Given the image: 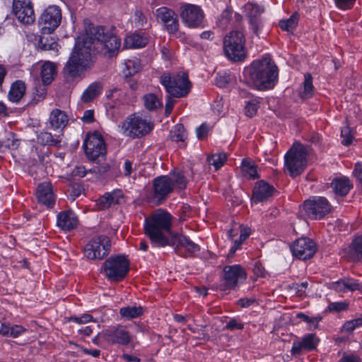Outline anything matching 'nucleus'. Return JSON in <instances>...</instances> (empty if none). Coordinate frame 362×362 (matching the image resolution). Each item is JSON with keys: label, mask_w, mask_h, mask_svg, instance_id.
Instances as JSON below:
<instances>
[{"label": "nucleus", "mask_w": 362, "mask_h": 362, "mask_svg": "<svg viewBox=\"0 0 362 362\" xmlns=\"http://www.w3.org/2000/svg\"><path fill=\"white\" fill-rule=\"evenodd\" d=\"M126 67L128 69V73L125 74V75H133L139 70L140 64L138 61L128 60L126 63Z\"/></svg>", "instance_id": "obj_51"}, {"label": "nucleus", "mask_w": 362, "mask_h": 362, "mask_svg": "<svg viewBox=\"0 0 362 362\" xmlns=\"http://www.w3.org/2000/svg\"><path fill=\"white\" fill-rule=\"evenodd\" d=\"M362 327V317H358L356 319H353L351 320H348L344 322L341 329V331H345L349 333L353 332L356 329Z\"/></svg>", "instance_id": "obj_44"}, {"label": "nucleus", "mask_w": 362, "mask_h": 362, "mask_svg": "<svg viewBox=\"0 0 362 362\" xmlns=\"http://www.w3.org/2000/svg\"><path fill=\"white\" fill-rule=\"evenodd\" d=\"M120 45V40L110 29L103 26L89 28L76 40L73 52L63 69L64 76H81L93 65L95 53L112 57L118 53Z\"/></svg>", "instance_id": "obj_1"}, {"label": "nucleus", "mask_w": 362, "mask_h": 362, "mask_svg": "<svg viewBox=\"0 0 362 362\" xmlns=\"http://www.w3.org/2000/svg\"><path fill=\"white\" fill-rule=\"evenodd\" d=\"M352 187L353 185L350 179L345 176H341V197L347 194Z\"/></svg>", "instance_id": "obj_48"}, {"label": "nucleus", "mask_w": 362, "mask_h": 362, "mask_svg": "<svg viewBox=\"0 0 362 362\" xmlns=\"http://www.w3.org/2000/svg\"><path fill=\"white\" fill-rule=\"evenodd\" d=\"M173 216L163 209H158L151 216L146 218L144 230L146 235L152 243L158 247L169 245L172 233Z\"/></svg>", "instance_id": "obj_3"}, {"label": "nucleus", "mask_w": 362, "mask_h": 362, "mask_svg": "<svg viewBox=\"0 0 362 362\" xmlns=\"http://www.w3.org/2000/svg\"><path fill=\"white\" fill-rule=\"evenodd\" d=\"M82 120L86 123L92 122L94 120L93 110H86L82 117Z\"/></svg>", "instance_id": "obj_61"}, {"label": "nucleus", "mask_w": 362, "mask_h": 362, "mask_svg": "<svg viewBox=\"0 0 362 362\" xmlns=\"http://www.w3.org/2000/svg\"><path fill=\"white\" fill-rule=\"evenodd\" d=\"M341 362H361V358L356 354H344Z\"/></svg>", "instance_id": "obj_59"}, {"label": "nucleus", "mask_w": 362, "mask_h": 362, "mask_svg": "<svg viewBox=\"0 0 362 362\" xmlns=\"http://www.w3.org/2000/svg\"><path fill=\"white\" fill-rule=\"evenodd\" d=\"M187 137V132L182 124H176L170 132V139L172 141L184 142Z\"/></svg>", "instance_id": "obj_39"}, {"label": "nucleus", "mask_w": 362, "mask_h": 362, "mask_svg": "<svg viewBox=\"0 0 362 362\" xmlns=\"http://www.w3.org/2000/svg\"><path fill=\"white\" fill-rule=\"evenodd\" d=\"M354 174L362 185V163L358 162L355 164Z\"/></svg>", "instance_id": "obj_60"}, {"label": "nucleus", "mask_w": 362, "mask_h": 362, "mask_svg": "<svg viewBox=\"0 0 362 362\" xmlns=\"http://www.w3.org/2000/svg\"><path fill=\"white\" fill-rule=\"evenodd\" d=\"M226 161V155L223 153L212 154L207 158L209 165L214 166L216 170L220 169Z\"/></svg>", "instance_id": "obj_40"}, {"label": "nucleus", "mask_w": 362, "mask_h": 362, "mask_svg": "<svg viewBox=\"0 0 362 362\" xmlns=\"http://www.w3.org/2000/svg\"><path fill=\"white\" fill-rule=\"evenodd\" d=\"M240 237L234 242V245L231 247L229 255L233 256L235 251L239 249L243 243L250 236L251 230L247 226H240Z\"/></svg>", "instance_id": "obj_35"}, {"label": "nucleus", "mask_w": 362, "mask_h": 362, "mask_svg": "<svg viewBox=\"0 0 362 362\" xmlns=\"http://www.w3.org/2000/svg\"><path fill=\"white\" fill-rule=\"evenodd\" d=\"M223 272V283L219 286L221 291L233 290L247 278L245 270L239 264L226 266Z\"/></svg>", "instance_id": "obj_11"}, {"label": "nucleus", "mask_w": 362, "mask_h": 362, "mask_svg": "<svg viewBox=\"0 0 362 362\" xmlns=\"http://www.w3.org/2000/svg\"><path fill=\"white\" fill-rule=\"evenodd\" d=\"M155 15L158 22L163 25L168 33L175 34L178 31V18L173 9L162 6L156 10Z\"/></svg>", "instance_id": "obj_17"}, {"label": "nucleus", "mask_w": 362, "mask_h": 362, "mask_svg": "<svg viewBox=\"0 0 362 362\" xmlns=\"http://www.w3.org/2000/svg\"><path fill=\"white\" fill-rule=\"evenodd\" d=\"M68 117L66 113L59 110H53L49 117L50 127L53 129H63L67 124Z\"/></svg>", "instance_id": "obj_27"}, {"label": "nucleus", "mask_w": 362, "mask_h": 362, "mask_svg": "<svg viewBox=\"0 0 362 362\" xmlns=\"http://www.w3.org/2000/svg\"><path fill=\"white\" fill-rule=\"evenodd\" d=\"M305 351H310L315 349L318 344V339L314 334H308L301 339Z\"/></svg>", "instance_id": "obj_41"}, {"label": "nucleus", "mask_w": 362, "mask_h": 362, "mask_svg": "<svg viewBox=\"0 0 362 362\" xmlns=\"http://www.w3.org/2000/svg\"><path fill=\"white\" fill-rule=\"evenodd\" d=\"M305 351V348L304 347L303 343L301 340L294 341L293 343V346L291 350V354L293 356H299L302 354Z\"/></svg>", "instance_id": "obj_50"}, {"label": "nucleus", "mask_w": 362, "mask_h": 362, "mask_svg": "<svg viewBox=\"0 0 362 362\" xmlns=\"http://www.w3.org/2000/svg\"><path fill=\"white\" fill-rule=\"evenodd\" d=\"M160 83L166 92L173 98H182L190 91L191 83L185 72L165 73L160 77Z\"/></svg>", "instance_id": "obj_6"}, {"label": "nucleus", "mask_w": 362, "mask_h": 362, "mask_svg": "<svg viewBox=\"0 0 362 362\" xmlns=\"http://www.w3.org/2000/svg\"><path fill=\"white\" fill-rule=\"evenodd\" d=\"M341 136L344 137V139L341 140V144L346 146L352 144L353 135L351 134V131L349 127L344 128L341 131Z\"/></svg>", "instance_id": "obj_49"}, {"label": "nucleus", "mask_w": 362, "mask_h": 362, "mask_svg": "<svg viewBox=\"0 0 362 362\" xmlns=\"http://www.w3.org/2000/svg\"><path fill=\"white\" fill-rule=\"evenodd\" d=\"M93 317L89 314H83L81 317H71V320L78 323L84 324L92 321Z\"/></svg>", "instance_id": "obj_55"}, {"label": "nucleus", "mask_w": 362, "mask_h": 362, "mask_svg": "<svg viewBox=\"0 0 362 362\" xmlns=\"http://www.w3.org/2000/svg\"><path fill=\"white\" fill-rule=\"evenodd\" d=\"M241 169L243 175L248 179H255L258 176L256 165L247 159L243 160Z\"/></svg>", "instance_id": "obj_36"}, {"label": "nucleus", "mask_w": 362, "mask_h": 362, "mask_svg": "<svg viewBox=\"0 0 362 362\" xmlns=\"http://www.w3.org/2000/svg\"><path fill=\"white\" fill-rule=\"evenodd\" d=\"M245 10L252 30L255 33L257 34L263 25L261 16L264 13V8L256 4L247 3L245 6Z\"/></svg>", "instance_id": "obj_21"}, {"label": "nucleus", "mask_w": 362, "mask_h": 362, "mask_svg": "<svg viewBox=\"0 0 362 362\" xmlns=\"http://www.w3.org/2000/svg\"><path fill=\"white\" fill-rule=\"evenodd\" d=\"M148 38L144 35L134 33L128 35L124 39V46L126 48H141L148 43Z\"/></svg>", "instance_id": "obj_29"}, {"label": "nucleus", "mask_w": 362, "mask_h": 362, "mask_svg": "<svg viewBox=\"0 0 362 362\" xmlns=\"http://www.w3.org/2000/svg\"><path fill=\"white\" fill-rule=\"evenodd\" d=\"M341 284L343 285V289L341 288V291H354L356 290H360L361 286L359 283L351 278H344L341 279Z\"/></svg>", "instance_id": "obj_43"}, {"label": "nucleus", "mask_w": 362, "mask_h": 362, "mask_svg": "<svg viewBox=\"0 0 362 362\" xmlns=\"http://www.w3.org/2000/svg\"><path fill=\"white\" fill-rule=\"evenodd\" d=\"M123 200V194L120 190L106 192L97 200L98 208L100 210L108 209L111 206L119 204Z\"/></svg>", "instance_id": "obj_25"}, {"label": "nucleus", "mask_w": 362, "mask_h": 362, "mask_svg": "<svg viewBox=\"0 0 362 362\" xmlns=\"http://www.w3.org/2000/svg\"><path fill=\"white\" fill-rule=\"evenodd\" d=\"M62 21L61 8L56 5L49 6L39 18V25L43 34H50L55 30Z\"/></svg>", "instance_id": "obj_13"}, {"label": "nucleus", "mask_w": 362, "mask_h": 362, "mask_svg": "<svg viewBox=\"0 0 362 362\" xmlns=\"http://www.w3.org/2000/svg\"><path fill=\"white\" fill-rule=\"evenodd\" d=\"M47 85H39L35 88V99L37 100H41L44 99L47 95V89L45 88Z\"/></svg>", "instance_id": "obj_52"}, {"label": "nucleus", "mask_w": 362, "mask_h": 362, "mask_svg": "<svg viewBox=\"0 0 362 362\" xmlns=\"http://www.w3.org/2000/svg\"><path fill=\"white\" fill-rule=\"evenodd\" d=\"M111 243L108 237L100 235L93 238L84 247V255L90 259H102L110 251Z\"/></svg>", "instance_id": "obj_12"}, {"label": "nucleus", "mask_w": 362, "mask_h": 362, "mask_svg": "<svg viewBox=\"0 0 362 362\" xmlns=\"http://www.w3.org/2000/svg\"><path fill=\"white\" fill-rule=\"evenodd\" d=\"M133 170L132 163L129 160H126L124 163V174L125 176H130Z\"/></svg>", "instance_id": "obj_64"}, {"label": "nucleus", "mask_w": 362, "mask_h": 362, "mask_svg": "<svg viewBox=\"0 0 362 362\" xmlns=\"http://www.w3.org/2000/svg\"><path fill=\"white\" fill-rule=\"evenodd\" d=\"M180 16L184 25L190 28L202 27L205 16L200 6L189 4L180 7Z\"/></svg>", "instance_id": "obj_15"}, {"label": "nucleus", "mask_w": 362, "mask_h": 362, "mask_svg": "<svg viewBox=\"0 0 362 362\" xmlns=\"http://www.w3.org/2000/svg\"><path fill=\"white\" fill-rule=\"evenodd\" d=\"M274 189L273 186L263 180L257 182L252 190V202L257 204L267 200L272 197Z\"/></svg>", "instance_id": "obj_22"}, {"label": "nucleus", "mask_w": 362, "mask_h": 362, "mask_svg": "<svg viewBox=\"0 0 362 362\" xmlns=\"http://www.w3.org/2000/svg\"><path fill=\"white\" fill-rule=\"evenodd\" d=\"M87 158L96 163L106 158V145L102 135L98 132L88 134L83 145Z\"/></svg>", "instance_id": "obj_8"}, {"label": "nucleus", "mask_w": 362, "mask_h": 362, "mask_svg": "<svg viewBox=\"0 0 362 362\" xmlns=\"http://www.w3.org/2000/svg\"><path fill=\"white\" fill-rule=\"evenodd\" d=\"M308 284L307 281L302 282L301 284L293 283L289 286V288L294 291L296 295L300 298L306 296V289Z\"/></svg>", "instance_id": "obj_45"}, {"label": "nucleus", "mask_w": 362, "mask_h": 362, "mask_svg": "<svg viewBox=\"0 0 362 362\" xmlns=\"http://www.w3.org/2000/svg\"><path fill=\"white\" fill-rule=\"evenodd\" d=\"M172 98H173V96H171L170 95H169L166 97L165 110V113L166 116H168L171 113L173 108L174 107V105L176 102Z\"/></svg>", "instance_id": "obj_57"}, {"label": "nucleus", "mask_w": 362, "mask_h": 362, "mask_svg": "<svg viewBox=\"0 0 362 362\" xmlns=\"http://www.w3.org/2000/svg\"><path fill=\"white\" fill-rule=\"evenodd\" d=\"M25 332V329L21 325H11V330L10 337L16 338L23 334Z\"/></svg>", "instance_id": "obj_56"}, {"label": "nucleus", "mask_w": 362, "mask_h": 362, "mask_svg": "<svg viewBox=\"0 0 362 362\" xmlns=\"http://www.w3.org/2000/svg\"><path fill=\"white\" fill-rule=\"evenodd\" d=\"M228 78L226 76H218L216 78V84L218 87H225L228 83Z\"/></svg>", "instance_id": "obj_63"}, {"label": "nucleus", "mask_w": 362, "mask_h": 362, "mask_svg": "<svg viewBox=\"0 0 362 362\" xmlns=\"http://www.w3.org/2000/svg\"><path fill=\"white\" fill-rule=\"evenodd\" d=\"M244 74L251 86L259 90L271 89L278 82L279 69L268 55L254 61Z\"/></svg>", "instance_id": "obj_2"}, {"label": "nucleus", "mask_w": 362, "mask_h": 362, "mask_svg": "<svg viewBox=\"0 0 362 362\" xmlns=\"http://www.w3.org/2000/svg\"><path fill=\"white\" fill-rule=\"evenodd\" d=\"M134 23L138 28H143L147 25V18L141 11H136Z\"/></svg>", "instance_id": "obj_47"}, {"label": "nucleus", "mask_w": 362, "mask_h": 362, "mask_svg": "<svg viewBox=\"0 0 362 362\" xmlns=\"http://www.w3.org/2000/svg\"><path fill=\"white\" fill-rule=\"evenodd\" d=\"M307 148L300 144L295 143L284 156L285 169L289 175L294 177L300 175L307 165Z\"/></svg>", "instance_id": "obj_7"}, {"label": "nucleus", "mask_w": 362, "mask_h": 362, "mask_svg": "<svg viewBox=\"0 0 362 362\" xmlns=\"http://www.w3.org/2000/svg\"><path fill=\"white\" fill-rule=\"evenodd\" d=\"M101 86L96 83H91L83 93L81 100L84 103H89L95 98L100 93Z\"/></svg>", "instance_id": "obj_33"}, {"label": "nucleus", "mask_w": 362, "mask_h": 362, "mask_svg": "<svg viewBox=\"0 0 362 362\" xmlns=\"http://www.w3.org/2000/svg\"><path fill=\"white\" fill-rule=\"evenodd\" d=\"M153 126V122L148 117L140 113H133L122 122L121 129L126 136L135 139L149 134Z\"/></svg>", "instance_id": "obj_5"}, {"label": "nucleus", "mask_w": 362, "mask_h": 362, "mask_svg": "<svg viewBox=\"0 0 362 362\" xmlns=\"http://www.w3.org/2000/svg\"><path fill=\"white\" fill-rule=\"evenodd\" d=\"M103 272L112 281H120L127 274L129 262L123 255L111 256L103 264Z\"/></svg>", "instance_id": "obj_10"}, {"label": "nucleus", "mask_w": 362, "mask_h": 362, "mask_svg": "<svg viewBox=\"0 0 362 362\" xmlns=\"http://www.w3.org/2000/svg\"><path fill=\"white\" fill-rule=\"evenodd\" d=\"M26 86L25 82L21 80H17L11 84L10 90L8 94V99L13 102L18 103L25 95Z\"/></svg>", "instance_id": "obj_28"}, {"label": "nucleus", "mask_w": 362, "mask_h": 362, "mask_svg": "<svg viewBox=\"0 0 362 362\" xmlns=\"http://www.w3.org/2000/svg\"><path fill=\"white\" fill-rule=\"evenodd\" d=\"M313 86L312 76L310 74L305 75V80L303 82V91L301 93L302 98H308L313 95Z\"/></svg>", "instance_id": "obj_42"}, {"label": "nucleus", "mask_w": 362, "mask_h": 362, "mask_svg": "<svg viewBox=\"0 0 362 362\" xmlns=\"http://www.w3.org/2000/svg\"><path fill=\"white\" fill-rule=\"evenodd\" d=\"M225 328L231 331L235 329L241 330L244 328V325L243 323L238 322V320L235 319H232L228 322H227Z\"/></svg>", "instance_id": "obj_54"}, {"label": "nucleus", "mask_w": 362, "mask_h": 362, "mask_svg": "<svg viewBox=\"0 0 362 362\" xmlns=\"http://www.w3.org/2000/svg\"><path fill=\"white\" fill-rule=\"evenodd\" d=\"M11 325L2 323L0 327V334L4 337H10Z\"/></svg>", "instance_id": "obj_62"}, {"label": "nucleus", "mask_w": 362, "mask_h": 362, "mask_svg": "<svg viewBox=\"0 0 362 362\" xmlns=\"http://www.w3.org/2000/svg\"><path fill=\"white\" fill-rule=\"evenodd\" d=\"M259 102L256 98L249 100L245 107V115L250 117L255 115L259 108Z\"/></svg>", "instance_id": "obj_46"}, {"label": "nucleus", "mask_w": 362, "mask_h": 362, "mask_svg": "<svg viewBox=\"0 0 362 362\" xmlns=\"http://www.w3.org/2000/svg\"><path fill=\"white\" fill-rule=\"evenodd\" d=\"M142 100L144 107L149 111H156L163 107L161 99L154 93L145 94L142 98Z\"/></svg>", "instance_id": "obj_31"}, {"label": "nucleus", "mask_w": 362, "mask_h": 362, "mask_svg": "<svg viewBox=\"0 0 362 362\" xmlns=\"http://www.w3.org/2000/svg\"><path fill=\"white\" fill-rule=\"evenodd\" d=\"M303 209L310 218L320 219L330 212L331 205L325 197L314 196L304 202Z\"/></svg>", "instance_id": "obj_14"}, {"label": "nucleus", "mask_w": 362, "mask_h": 362, "mask_svg": "<svg viewBox=\"0 0 362 362\" xmlns=\"http://www.w3.org/2000/svg\"><path fill=\"white\" fill-rule=\"evenodd\" d=\"M187 186V180L182 172H173L168 175L156 177L153 182V194L148 201L160 205L174 191L175 187L183 189Z\"/></svg>", "instance_id": "obj_4"}, {"label": "nucleus", "mask_w": 362, "mask_h": 362, "mask_svg": "<svg viewBox=\"0 0 362 362\" xmlns=\"http://www.w3.org/2000/svg\"><path fill=\"white\" fill-rule=\"evenodd\" d=\"M346 257L352 262L362 260V234L355 237L347 249L344 250Z\"/></svg>", "instance_id": "obj_26"}, {"label": "nucleus", "mask_w": 362, "mask_h": 362, "mask_svg": "<svg viewBox=\"0 0 362 362\" xmlns=\"http://www.w3.org/2000/svg\"><path fill=\"white\" fill-rule=\"evenodd\" d=\"M255 302L256 299L254 297L243 298L238 300V304L242 308H247L254 304Z\"/></svg>", "instance_id": "obj_58"}, {"label": "nucleus", "mask_w": 362, "mask_h": 362, "mask_svg": "<svg viewBox=\"0 0 362 362\" xmlns=\"http://www.w3.org/2000/svg\"><path fill=\"white\" fill-rule=\"evenodd\" d=\"M299 15L298 13H293L288 19L281 20L279 21V27L283 30L288 32L293 31L298 25Z\"/></svg>", "instance_id": "obj_38"}, {"label": "nucleus", "mask_w": 362, "mask_h": 362, "mask_svg": "<svg viewBox=\"0 0 362 362\" xmlns=\"http://www.w3.org/2000/svg\"><path fill=\"white\" fill-rule=\"evenodd\" d=\"M78 224V218L72 211H62L57 215V225L63 230L70 231Z\"/></svg>", "instance_id": "obj_23"}, {"label": "nucleus", "mask_w": 362, "mask_h": 362, "mask_svg": "<svg viewBox=\"0 0 362 362\" xmlns=\"http://www.w3.org/2000/svg\"><path fill=\"white\" fill-rule=\"evenodd\" d=\"M38 46L43 50H52L58 52V44L52 36H41L38 42Z\"/></svg>", "instance_id": "obj_37"}, {"label": "nucleus", "mask_w": 362, "mask_h": 362, "mask_svg": "<svg viewBox=\"0 0 362 362\" xmlns=\"http://www.w3.org/2000/svg\"><path fill=\"white\" fill-rule=\"evenodd\" d=\"M291 249L293 256L303 260L312 257L317 250L315 242L308 238H301L296 240Z\"/></svg>", "instance_id": "obj_19"}, {"label": "nucleus", "mask_w": 362, "mask_h": 362, "mask_svg": "<svg viewBox=\"0 0 362 362\" xmlns=\"http://www.w3.org/2000/svg\"><path fill=\"white\" fill-rule=\"evenodd\" d=\"M119 314L122 318L131 320L139 317L143 314V308L141 306H127L120 308Z\"/></svg>", "instance_id": "obj_34"}, {"label": "nucleus", "mask_w": 362, "mask_h": 362, "mask_svg": "<svg viewBox=\"0 0 362 362\" xmlns=\"http://www.w3.org/2000/svg\"><path fill=\"white\" fill-rule=\"evenodd\" d=\"M13 11L17 19L23 24L30 25L35 20L33 6L30 0H14Z\"/></svg>", "instance_id": "obj_18"}, {"label": "nucleus", "mask_w": 362, "mask_h": 362, "mask_svg": "<svg viewBox=\"0 0 362 362\" xmlns=\"http://www.w3.org/2000/svg\"><path fill=\"white\" fill-rule=\"evenodd\" d=\"M37 197L40 203L47 207H52L55 202V197L50 182H43L38 186Z\"/></svg>", "instance_id": "obj_24"}, {"label": "nucleus", "mask_w": 362, "mask_h": 362, "mask_svg": "<svg viewBox=\"0 0 362 362\" xmlns=\"http://www.w3.org/2000/svg\"><path fill=\"white\" fill-rule=\"evenodd\" d=\"M37 141L42 145L58 146L62 141L60 135H52L48 132H41L37 135Z\"/></svg>", "instance_id": "obj_32"}, {"label": "nucleus", "mask_w": 362, "mask_h": 362, "mask_svg": "<svg viewBox=\"0 0 362 362\" xmlns=\"http://www.w3.org/2000/svg\"><path fill=\"white\" fill-rule=\"evenodd\" d=\"M209 127L206 124H202L196 129V134L199 139H204L208 135Z\"/></svg>", "instance_id": "obj_53"}, {"label": "nucleus", "mask_w": 362, "mask_h": 362, "mask_svg": "<svg viewBox=\"0 0 362 362\" xmlns=\"http://www.w3.org/2000/svg\"><path fill=\"white\" fill-rule=\"evenodd\" d=\"M101 337L109 344L127 346L132 337L127 328L121 325L109 327L101 332Z\"/></svg>", "instance_id": "obj_16"}, {"label": "nucleus", "mask_w": 362, "mask_h": 362, "mask_svg": "<svg viewBox=\"0 0 362 362\" xmlns=\"http://www.w3.org/2000/svg\"><path fill=\"white\" fill-rule=\"evenodd\" d=\"M175 248L177 253L182 255L183 251L189 255L197 252L199 251V246L192 242L186 236L175 233L170 238L169 245Z\"/></svg>", "instance_id": "obj_20"}, {"label": "nucleus", "mask_w": 362, "mask_h": 362, "mask_svg": "<svg viewBox=\"0 0 362 362\" xmlns=\"http://www.w3.org/2000/svg\"><path fill=\"white\" fill-rule=\"evenodd\" d=\"M245 43V35L242 32H230L223 40V50L226 57L235 62L244 59L246 53Z\"/></svg>", "instance_id": "obj_9"}, {"label": "nucleus", "mask_w": 362, "mask_h": 362, "mask_svg": "<svg viewBox=\"0 0 362 362\" xmlns=\"http://www.w3.org/2000/svg\"><path fill=\"white\" fill-rule=\"evenodd\" d=\"M57 74L56 65L50 62H45L41 66L40 76L44 85H49Z\"/></svg>", "instance_id": "obj_30"}]
</instances>
